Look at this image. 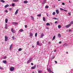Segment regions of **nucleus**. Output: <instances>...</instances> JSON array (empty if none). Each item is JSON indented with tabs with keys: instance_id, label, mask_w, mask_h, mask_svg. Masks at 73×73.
Returning <instances> with one entry per match:
<instances>
[{
	"instance_id": "obj_29",
	"label": "nucleus",
	"mask_w": 73,
	"mask_h": 73,
	"mask_svg": "<svg viewBox=\"0 0 73 73\" xmlns=\"http://www.w3.org/2000/svg\"><path fill=\"white\" fill-rule=\"evenodd\" d=\"M42 73V71L41 70H39L38 71V73Z\"/></svg>"
},
{
	"instance_id": "obj_21",
	"label": "nucleus",
	"mask_w": 73,
	"mask_h": 73,
	"mask_svg": "<svg viewBox=\"0 0 73 73\" xmlns=\"http://www.w3.org/2000/svg\"><path fill=\"white\" fill-rule=\"evenodd\" d=\"M31 17L32 18L33 20L34 21V17L33 16H31Z\"/></svg>"
},
{
	"instance_id": "obj_28",
	"label": "nucleus",
	"mask_w": 73,
	"mask_h": 73,
	"mask_svg": "<svg viewBox=\"0 0 73 73\" xmlns=\"http://www.w3.org/2000/svg\"><path fill=\"white\" fill-rule=\"evenodd\" d=\"M18 50L19 52H20V51H21V50H22V49L21 48H20Z\"/></svg>"
},
{
	"instance_id": "obj_8",
	"label": "nucleus",
	"mask_w": 73,
	"mask_h": 73,
	"mask_svg": "<svg viewBox=\"0 0 73 73\" xmlns=\"http://www.w3.org/2000/svg\"><path fill=\"white\" fill-rule=\"evenodd\" d=\"M30 35H29V36H30V37H32V36H33V33H30L29 34Z\"/></svg>"
},
{
	"instance_id": "obj_58",
	"label": "nucleus",
	"mask_w": 73,
	"mask_h": 73,
	"mask_svg": "<svg viewBox=\"0 0 73 73\" xmlns=\"http://www.w3.org/2000/svg\"><path fill=\"white\" fill-rule=\"evenodd\" d=\"M32 73H35V71H33V72Z\"/></svg>"
},
{
	"instance_id": "obj_43",
	"label": "nucleus",
	"mask_w": 73,
	"mask_h": 73,
	"mask_svg": "<svg viewBox=\"0 0 73 73\" xmlns=\"http://www.w3.org/2000/svg\"><path fill=\"white\" fill-rule=\"evenodd\" d=\"M0 69H1V70H2V69H3V68H2V67H1V66H0Z\"/></svg>"
},
{
	"instance_id": "obj_60",
	"label": "nucleus",
	"mask_w": 73,
	"mask_h": 73,
	"mask_svg": "<svg viewBox=\"0 0 73 73\" xmlns=\"http://www.w3.org/2000/svg\"><path fill=\"white\" fill-rule=\"evenodd\" d=\"M67 54H68V52H67Z\"/></svg>"
},
{
	"instance_id": "obj_20",
	"label": "nucleus",
	"mask_w": 73,
	"mask_h": 73,
	"mask_svg": "<svg viewBox=\"0 0 73 73\" xmlns=\"http://www.w3.org/2000/svg\"><path fill=\"white\" fill-rule=\"evenodd\" d=\"M19 32H23V30L22 29H21L19 31Z\"/></svg>"
},
{
	"instance_id": "obj_14",
	"label": "nucleus",
	"mask_w": 73,
	"mask_h": 73,
	"mask_svg": "<svg viewBox=\"0 0 73 73\" xmlns=\"http://www.w3.org/2000/svg\"><path fill=\"white\" fill-rule=\"evenodd\" d=\"M13 1L14 2H18L19 0H13Z\"/></svg>"
},
{
	"instance_id": "obj_26",
	"label": "nucleus",
	"mask_w": 73,
	"mask_h": 73,
	"mask_svg": "<svg viewBox=\"0 0 73 73\" xmlns=\"http://www.w3.org/2000/svg\"><path fill=\"white\" fill-rule=\"evenodd\" d=\"M43 20L44 21H45V17H43Z\"/></svg>"
},
{
	"instance_id": "obj_62",
	"label": "nucleus",
	"mask_w": 73,
	"mask_h": 73,
	"mask_svg": "<svg viewBox=\"0 0 73 73\" xmlns=\"http://www.w3.org/2000/svg\"><path fill=\"white\" fill-rule=\"evenodd\" d=\"M65 45V44H64L63 46H64Z\"/></svg>"
},
{
	"instance_id": "obj_46",
	"label": "nucleus",
	"mask_w": 73,
	"mask_h": 73,
	"mask_svg": "<svg viewBox=\"0 0 73 73\" xmlns=\"http://www.w3.org/2000/svg\"><path fill=\"white\" fill-rule=\"evenodd\" d=\"M31 65H34L33 63H31Z\"/></svg>"
},
{
	"instance_id": "obj_47",
	"label": "nucleus",
	"mask_w": 73,
	"mask_h": 73,
	"mask_svg": "<svg viewBox=\"0 0 73 73\" xmlns=\"http://www.w3.org/2000/svg\"><path fill=\"white\" fill-rule=\"evenodd\" d=\"M9 10L10 11H11V10H12V8H10L9 9Z\"/></svg>"
},
{
	"instance_id": "obj_49",
	"label": "nucleus",
	"mask_w": 73,
	"mask_h": 73,
	"mask_svg": "<svg viewBox=\"0 0 73 73\" xmlns=\"http://www.w3.org/2000/svg\"><path fill=\"white\" fill-rule=\"evenodd\" d=\"M54 58H55V56H54L52 57V59H54Z\"/></svg>"
},
{
	"instance_id": "obj_55",
	"label": "nucleus",
	"mask_w": 73,
	"mask_h": 73,
	"mask_svg": "<svg viewBox=\"0 0 73 73\" xmlns=\"http://www.w3.org/2000/svg\"><path fill=\"white\" fill-rule=\"evenodd\" d=\"M32 47L33 48H34V47H35V46H32Z\"/></svg>"
},
{
	"instance_id": "obj_3",
	"label": "nucleus",
	"mask_w": 73,
	"mask_h": 73,
	"mask_svg": "<svg viewBox=\"0 0 73 73\" xmlns=\"http://www.w3.org/2000/svg\"><path fill=\"white\" fill-rule=\"evenodd\" d=\"M46 0H43L42 4H45V3H46Z\"/></svg>"
},
{
	"instance_id": "obj_1",
	"label": "nucleus",
	"mask_w": 73,
	"mask_h": 73,
	"mask_svg": "<svg viewBox=\"0 0 73 73\" xmlns=\"http://www.w3.org/2000/svg\"><path fill=\"white\" fill-rule=\"evenodd\" d=\"M15 69V68L13 67L10 68V71H13Z\"/></svg>"
},
{
	"instance_id": "obj_54",
	"label": "nucleus",
	"mask_w": 73,
	"mask_h": 73,
	"mask_svg": "<svg viewBox=\"0 0 73 73\" xmlns=\"http://www.w3.org/2000/svg\"><path fill=\"white\" fill-rule=\"evenodd\" d=\"M55 62L56 64H57V61H55Z\"/></svg>"
},
{
	"instance_id": "obj_23",
	"label": "nucleus",
	"mask_w": 73,
	"mask_h": 73,
	"mask_svg": "<svg viewBox=\"0 0 73 73\" xmlns=\"http://www.w3.org/2000/svg\"><path fill=\"white\" fill-rule=\"evenodd\" d=\"M11 31L13 33H14V30H13V29H11Z\"/></svg>"
},
{
	"instance_id": "obj_27",
	"label": "nucleus",
	"mask_w": 73,
	"mask_h": 73,
	"mask_svg": "<svg viewBox=\"0 0 73 73\" xmlns=\"http://www.w3.org/2000/svg\"><path fill=\"white\" fill-rule=\"evenodd\" d=\"M39 41H38L36 43L37 45H39Z\"/></svg>"
},
{
	"instance_id": "obj_52",
	"label": "nucleus",
	"mask_w": 73,
	"mask_h": 73,
	"mask_svg": "<svg viewBox=\"0 0 73 73\" xmlns=\"http://www.w3.org/2000/svg\"><path fill=\"white\" fill-rule=\"evenodd\" d=\"M61 43H62V42L60 41L59 42V44H61Z\"/></svg>"
},
{
	"instance_id": "obj_16",
	"label": "nucleus",
	"mask_w": 73,
	"mask_h": 73,
	"mask_svg": "<svg viewBox=\"0 0 73 73\" xmlns=\"http://www.w3.org/2000/svg\"><path fill=\"white\" fill-rule=\"evenodd\" d=\"M37 16L38 17H41V14H39Z\"/></svg>"
},
{
	"instance_id": "obj_51",
	"label": "nucleus",
	"mask_w": 73,
	"mask_h": 73,
	"mask_svg": "<svg viewBox=\"0 0 73 73\" xmlns=\"http://www.w3.org/2000/svg\"><path fill=\"white\" fill-rule=\"evenodd\" d=\"M71 31H72V30H71V29H70L69 30V32H71Z\"/></svg>"
},
{
	"instance_id": "obj_2",
	"label": "nucleus",
	"mask_w": 73,
	"mask_h": 73,
	"mask_svg": "<svg viewBox=\"0 0 73 73\" xmlns=\"http://www.w3.org/2000/svg\"><path fill=\"white\" fill-rule=\"evenodd\" d=\"M70 27V24L68 25L65 26V27H66V28H69Z\"/></svg>"
},
{
	"instance_id": "obj_48",
	"label": "nucleus",
	"mask_w": 73,
	"mask_h": 73,
	"mask_svg": "<svg viewBox=\"0 0 73 73\" xmlns=\"http://www.w3.org/2000/svg\"><path fill=\"white\" fill-rule=\"evenodd\" d=\"M5 12L6 13H7L8 12V10H5Z\"/></svg>"
},
{
	"instance_id": "obj_42",
	"label": "nucleus",
	"mask_w": 73,
	"mask_h": 73,
	"mask_svg": "<svg viewBox=\"0 0 73 73\" xmlns=\"http://www.w3.org/2000/svg\"><path fill=\"white\" fill-rule=\"evenodd\" d=\"M62 5H65V3H62Z\"/></svg>"
},
{
	"instance_id": "obj_6",
	"label": "nucleus",
	"mask_w": 73,
	"mask_h": 73,
	"mask_svg": "<svg viewBox=\"0 0 73 73\" xmlns=\"http://www.w3.org/2000/svg\"><path fill=\"white\" fill-rule=\"evenodd\" d=\"M12 45H13V44H11L10 46V47H9V49H10V50H12Z\"/></svg>"
},
{
	"instance_id": "obj_18",
	"label": "nucleus",
	"mask_w": 73,
	"mask_h": 73,
	"mask_svg": "<svg viewBox=\"0 0 73 73\" xmlns=\"http://www.w3.org/2000/svg\"><path fill=\"white\" fill-rule=\"evenodd\" d=\"M46 25H47V26H50V24L48 23H47L46 24Z\"/></svg>"
},
{
	"instance_id": "obj_24",
	"label": "nucleus",
	"mask_w": 73,
	"mask_h": 73,
	"mask_svg": "<svg viewBox=\"0 0 73 73\" xmlns=\"http://www.w3.org/2000/svg\"><path fill=\"white\" fill-rule=\"evenodd\" d=\"M0 1L2 3H5V1L3 0H1Z\"/></svg>"
},
{
	"instance_id": "obj_5",
	"label": "nucleus",
	"mask_w": 73,
	"mask_h": 73,
	"mask_svg": "<svg viewBox=\"0 0 73 73\" xmlns=\"http://www.w3.org/2000/svg\"><path fill=\"white\" fill-rule=\"evenodd\" d=\"M36 65H35L34 66L31 67V69H35L36 68Z\"/></svg>"
},
{
	"instance_id": "obj_50",
	"label": "nucleus",
	"mask_w": 73,
	"mask_h": 73,
	"mask_svg": "<svg viewBox=\"0 0 73 73\" xmlns=\"http://www.w3.org/2000/svg\"><path fill=\"white\" fill-rule=\"evenodd\" d=\"M55 24H57V21H56L55 22Z\"/></svg>"
},
{
	"instance_id": "obj_7",
	"label": "nucleus",
	"mask_w": 73,
	"mask_h": 73,
	"mask_svg": "<svg viewBox=\"0 0 73 73\" xmlns=\"http://www.w3.org/2000/svg\"><path fill=\"white\" fill-rule=\"evenodd\" d=\"M5 41H7V40H8V37L7 36L5 37Z\"/></svg>"
},
{
	"instance_id": "obj_57",
	"label": "nucleus",
	"mask_w": 73,
	"mask_h": 73,
	"mask_svg": "<svg viewBox=\"0 0 73 73\" xmlns=\"http://www.w3.org/2000/svg\"><path fill=\"white\" fill-rule=\"evenodd\" d=\"M46 15H47V16H48V14H46Z\"/></svg>"
},
{
	"instance_id": "obj_4",
	"label": "nucleus",
	"mask_w": 73,
	"mask_h": 73,
	"mask_svg": "<svg viewBox=\"0 0 73 73\" xmlns=\"http://www.w3.org/2000/svg\"><path fill=\"white\" fill-rule=\"evenodd\" d=\"M31 61H32V58L29 59V60L27 62V64H28L29 63H30V62H31Z\"/></svg>"
},
{
	"instance_id": "obj_12",
	"label": "nucleus",
	"mask_w": 73,
	"mask_h": 73,
	"mask_svg": "<svg viewBox=\"0 0 73 73\" xmlns=\"http://www.w3.org/2000/svg\"><path fill=\"white\" fill-rule=\"evenodd\" d=\"M56 12L57 14H58L59 13V11H58V10H56Z\"/></svg>"
},
{
	"instance_id": "obj_39",
	"label": "nucleus",
	"mask_w": 73,
	"mask_h": 73,
	"mask_svg": "<svg viewBox=\"0 0 73 73\" xmlns=\"http://www.w3.org/2000/svg\"><path fill=\"white\" fill-rule=\"evenodd\" d=\"M46 8H49V7L48 6H45Z\"/></svg>"
},
{
	"instance_id": "obj_10",
	"label": "nucleus",
	"mask_w": 73,
	"mask_h": 73,
	"mask_svg": "<svg viewBox=\"0 0 73 73\" xmlns=\"http://www.w3.org/2000/svg\"><path fill=\"white\" fill-rule=\"evenodd\" d=\"M44 36V34L42 33L40 36V38H42V37Z\"/></svg>"
},
{
	"instance_id": "obj_40",
	"label": "nucleus",
	"mask_w": 73,
	"mask_h": 73,
	"mask_svg": "<svg viewBox=\"0 0 73 73\" xmlns=\"http://www.w3.org/2000/svg\"><path fill=\"white\" fill-rule=\"evenodd\" d=\"M12 38L13 39V40H15V37H14V36H13L12 37Z\"/></svg>"
},
{
	"instance_id": "obj_56",
	"label": "nucleus",
	"mask_w": 73,
	"mask_h": 73,
	"mask_svg": "<svg viewBox=\"0 0 73 73\" xmlns=\"http://www.w3.org/2000/svg\"><path fill=\"white\" fill-rule=\"evenodd\" d=\"M54 52H56V50H54Z\"/></svg>"
},
{
	"instance_id": "obj_63",
	"label": "nucleus",
	"mask_w": 73,
	"mask_h": 73,
	"mask_svg": "<svg viewBox=\"0 0 73 73\" xmlns=\"http://www.w3.org/2000/svg\"><path fill=\"white\" fill-rule=\"evenodd\" d=\"M44 73H46V72H45Z\"/></svg>"
},
{
	"instance_id": "obj_53",
	"label": "nucleus",
	"mask_w": 73,
	"mask_h": 73,
	"mask_svg": "<svg viewBox=\"0 0 73 73\" xmlns=\"http://www.w3.org/2000/svg\"><path fill=\"white\" fill-rule=\"evenodd\" d=\"M48 44H51V42H48Z\"/></svg>"
},
{
	"instance_id": "obj_31",
	"label": "nucleus",
	"mask_w": 73,
	"mask_h": 73,
	"mask_svg": "<svg viewBox=\"0 0 73 73\" xmlns=\"http://www.w3.org/2000/svg\"><path fill=\"white\" fill-rule=\"evenodd\" d=\"M53 15H56V12H53L52 13Z\"/></svg>"
},
{
	"instance_id": "obj_44",
	"label": "nucleus",
	"mask_w": 73,
	"mask_h": 73,
	"mask_svg": "<svg viewBox=\"0 0 73 73\" xmlns=\"http://www.w3.org/2000/svg\"><path fill=\"white\" fill-rule=\"evenodd\" d=\"M27 25H26L25 26V28H27Z\"/></svg>"
},
{
	"instance_id": "obj_11",
	"label": "nucleus",
	"mask_w": 73,
	"mask_h": 73,
	"mask_svg": "<svg viewBox=\"0 0 73 73\" xmlns=\"http://www.w3.org/2000/svg\"><path fill=\"white\" fill-rule=\"evenodd\" d=\"M28 1H25L23 2V3H24V4H27V3H28Z\"/></svg>"
},
{
	"instance_id": "obj_35",
	"label": "nucleus",
	"mask_w": 73,
	"mask_h": 73,
	"mask_svg": "<svg viewBox=\"0 0 73 73\" xmlns=\"http://www.w3.org/2000/svg\"><path fill=\"white\" fill-rule=\"evenodd\" d=\"M58 28H61V26L59 25L58 26Z\"/></svg>"
},
{
	"instance_id": "obj_33",
	"label": "nucleus",
	"mask_w": 73,
	"mask_h": 73,
	"mask_svg": "<svg viewBox=\"0 0 73 73\" xmlns=\"http://www.w3.org/2000/svg\"><path fill=\"white\" fill-rule=\"evenodd\" d=\"M73 24V21H72L70 22V24H71V25H72V24Z\"/></svg>"
},
{
	"instance_id": "obj_30",
	"label": "nucleus",
	"mask_w": 73,
	"mask_h": 73,
	"mask_svg": "<svg viewBox=\"0 0 73 73\" xmlns=\"http://www.w3.org/2000/svg\"><path fill=\"white\" fill-rule=\"evenodd\" d=\"M55 38H56V36H53L52 38V40H54V39H55Z\"/></svg>"
},
{
	"instance_id": "obj_9",
	"label": "nucleus",
	"mask_w": 73,
	"mask_h": 73,
	"mask_svg": "<svg viewBox=\"0 0 73 73\" xmlns=\"http://www.w3.org/2000/svg\"><path fill=\"white\" fill-rule=\"evenodd\" d=\"M18 11H19V10L18 9L16 11L15 13V15H16V14H17V13H18Z\"/></svg>"
},
{
	"instance_id": "obj_36",
	"label": "nucleus",
	"mask_w": 73,
	"mask_h": 73,
	"mask_svg": "<svg viewBox=\"0 0 73 73\" xmlns=\"http://www.w3.org/2000/svg\"><path fill=\"white\" fill-rule=\"evenodd\" d=\"M37 36V33H36L35 34V37H36Z\"/></svg>"
},
{
	"instance_id": "obj_17",
	"label": "nucleus",
	"mask_w": 73,
	"mask_h": 73,
	"mask_svg": "<svg viewBox=\"0 0 73 73\" xmlns=\"http://www.w3.org/2000/svg\"><path fill=\"white\" fill-rule=\"evenodd\" d=\"M58 37H59V38L61 37V34H60L59 33L58 35Z\"/></svg>"
},
{
	"instance_id": "obj_59",
	"label": "nucleus",
	"mask_w": 73,
	"mask_h": 73,
	"mask_svg": "<svg viewBox=\"0 0 73 73\" xmlns=\"http://www.w3.org/2000/svg\"><path fill=\"white\" fill-rule=\"evenodd\" d=\"M69 2H70V1H69Z\"/></svg>"
},
{
	"instance_id": "obj_37",
	"label": "nucleus",
	"mask_w": 73,
	"mask_h": 73,
	"mask_svg": "<svg viewBox=\"0 0 73 73\" xmlns=\"http://www.w3.org/2000/svg\"><path fill=\"white\" fill-rule=\"evenodd\" d=\"M60 9L61 11H64V9H62V8H60Z\"/></svg>"
},
{
	"instance_id": "obj_41",
	"label": "nucleus",
	"mask_w": 73,
	"mask_h": 73,
	"mask_svg": "<svg viewBox=\"0 0 73 73\" xmlns=\"http://www.w3.org/2000/svg\"><path fill=\"white\" fill-rule=\"evenodd\" d=\"M68 14L70 16L71 15V13H68Z\"/></svg>"
},
{
	"instance_id": "obj_19",
	"label": "nucleus",
	"mask_w": 73,
	"mask_h": 73,
	"mask_svg": "<svg viewBox=\"0 0 73 73\" xmlns=\"http://www.w3.org/2000/svg\"><path fill=\"white\" fill-rule=\"evenodd\" d=\"M5 22L6 23H8V19H5Z\"/></svg>"
},
{
	"instance_id": "obj_15",
	"label": "nucleus",
	"mask_w": 73,
	"mask_h": 73,
	"mask_svg": "<svg viewBox=\"0 0 73 73\" xmlns=\"http://www.w3.org/2000/svg\"><path fill=\"white\" fill-rule=\"evenodd\" d=\"M9 5H5V8H7V7H9Z\"/></svg>"
},
{
	"instance_id": "obj_25",
	"label": "nucleus",
	"mask_w": 73,
	"mask_h": 73,
	"mask_svg": "<svg viewBox=\"0 0 73 73\" xmlns=\"http://www.w3.org/2000/svg\"><path fill=\"white\" fill-rule=\"evenodd\" d=\"M3 59H6L7 58V57L5 56L2 58Z\"/></svg>"
},
{
	"instance_id": "obj_22",
	"label": "nucleus",
	"mask_w": 73,
	"mask_h": 73,
	"mask_svg": "<svg viewBox=\"0 0 73 73\" xmlns=\"http://www.w3.org/2000/svg\"><path fill=\"white\" fill-rule=\"evenodd\" d=\"M12 24H15V25H17V24H18V23L16 22H13Z\"/></svg>"
},
{
	"instance_id": "obj_13",
	"label": "nucleus",
	"mask_w": 73,
	"mask_h": 73,
	"mask_svg": "<svg viewBox=\"0 0 73 73\" xmlns=\"http://www.w3.org/2000/svg\"><path fill=\"white\" fill-rule=\"evenodd\" d=\"M3 63H4V64H7V61L6 60H4L3 61Z\"/></svg>"
},
{
	"instance_id": "obj_34",
	"label": "nucleus",
	"mask_w": 73,
	"mask_h": 73,
	"mask_svg": "<svg viewBox=\"0 0 73 73\" xmlns=\"http://www.w3.org/2000/svg\"><path fill=\"white\" fill-rule=\"evenodd\" d=\"M53 19H54V20H58V19H57V18H56V17H54L53 18Z\"/></svg>"
},
{
	"instance_id": "obj_38",
	"label": "nucleus",
	"mask_w": 73,
	"mask_h": 73,
	"mask_svg": "<svg viewBox=\"0 0 73 73\" xmlns=\"http://www.w3.org/2000/svg\"><path fill=\"white\" fill-rule=\"evenodd\" d=\"M15 4L13 3V4H12V7H14V6H15Z\"/></svg>"
},
{
	"instance_id": "obj_32",
	"label": "nucleus",
	"mask_w": 73,
	"mask_h": 73,
	"mask_svg": "<svg viewBox=\"0 0 73 73\" xmlns=\"http://www.w3.org/2000/svg\"><path fill=\"white\" fill-rule=\"evenodd\" d=\"M5 28L6 29H7V24L5 25Z\"/></svg>"
},
{
	"instance_id": "obj_45",
	"label": "nucleus",
	"mask_w": 73,
	"mask_h": 73,
	"mask_svg": "<svg viewBox=\"0 0 73 73\" xmlns=\"http://www.w3.org/2000/svg\"><path fill=\"white\" fill-rule=\"evenodd\" d=\"M63 11H65V12H67V10H66L64 9Z\"/></svg>"
},
{
	"instance_id": "obj_61",
	"label": "nucleus",
	"mask_w": 73,
	"mask_h": 73,
	"mask_svg": "<svg viewBox=\"0 0 73 73\" xmlns=\"http://www.w3.org/2000/svg\"><path fill=\"white\" fill-rule=\"evenodd\" d=\"M58 1H61V0H58Z\"/></svg>"
}]
</instances>
